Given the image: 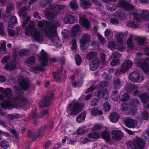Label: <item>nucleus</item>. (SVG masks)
<instances>
[{
	"instance_id": "774afa93",
	"label": "nucleus",
	"mask_w": 149,
	"mask_h": 149,
	"mask_svg": "<svg viewBox=\"0 0 149 149\" xmlns=\"http://www.w3.org/2000/svg\"><path fill=\"white\" fill-rule=\"evenodd\" d=\"M72 44L71 47V49L73 50L76 49L77 48V44L76 40L73 39L72 40Z\"/></svg>"
},
{
	"instance_id": "1a4fd4ad",
	"label": "nucleus",
	"mask_w": 149,
	"mask_h": 149,
	"mask_svg": "<svg viewBox=\"0 0 149 149\" xmlns=\"http://www.w3.org/2000/svg\"><path fill=\"white\" fill-rule=\"evenodd\" d=\"M141 74L137 72H131V81L139 83L142 82L144 79L143 76L141 77Z\"/></svg>"
},
{
	"instance_id": "864d4df0",
	"label": "nucleus",
	"mask_w": 149,
	"mask_h": 149,
	"mask_svg": "<svg viewBox=\"0 0 149 149\" xmlns=\"http://www.w3.org/2000/svg\"><path fill=\"white\" fill-rule=\"evenodd\" d=\"M102 77L106 81L110 80L111 78V76L106 72H104L102 74Z\"/></svg>"
},
{
	"instance_id": "0eeeda50",
	"label": "nucleus",
	"mask_w": 149,
	"mask_h": 149,
	"mask_svg": "<svg viewBox=\"0 0 149 149\" xmlns=\"http://www.w3.org/2000/svg\"><path fill=\"white\" fill-rule=\"evenodd\" d=\"M1 106L3 109H10V108L19 109L18 104L16 102H13L8 99H6L1 104Z\"/></svg>"
},
{
	"instance_id": "a19ab883",
	"label": "nucleus",
	"mask_w": 149,
	"mask_h": 149,
	"mask_svg": "<svg viewBox=\"0 0 149 149\" xmlns=\"http://www.w3.org/2000/svg\"><path fill=\"white\" fill-rule=\"evenodd\" d=\"M88 137L93 139H99L100 136L98 133L96 132H93V133H90L88 134Z\"/></svg>"
},
{
	"instance_id": "bf43d9fd",
	"label": "nucleus",
	"mask_w": 149,
	"mask_h": 149,
	"mask_svg": "<svg viewBox=\"0 0 149 149\" xmlns=\"http://www.w3.org/2000/svg\"><path fill=\"white\" fill-rule=\"evenodd\" d=\"M117 8V5L115 4L110 5L107 7V9L109 11L113 12Z\"/></svg>"
},
{
	"instance_id": "37998d69",
	"label": "nucleus",
	"mask_w": 149,
	"mask_h": 149,
	"mask_svg": "<svg viewBox=\"0 0 149 149\" xmlns=\"http://www.w3.org/2000/svg\"><path fill=\"white\" fill-rule=\"evenodd\" d=\"M6 10V13H9L10 11L14 9V4L12 3H9L7 4Z\"/></svg>"
},
{
	"instance_id": "ddd939ff",
	"label": "nucleus",
	"mask_w": 149,
	"mask_h": 149,
	"mask_svg": "<svg viewBox=\"0 0 149 149\" xmlns=\"http://www.w3.org/2000/svg\"><path fill=\"white\" fill-rule=\"evenodd\" d=\"M111 133L112 139L116 141H120L124 136L123 133L120 130H113Z\"/></svg>"
},
{
	"instance_id": "f03ea898",
	"label": "nucleus",
	"mask_w": 149,
	"mask_h": 149,
	"mask_svg": "<svg viewBox=\"0 0 149 149\" xmlns=\"http://www.w3.org/2000/svg\"><path fill=\"white\" fill-rule=\"evenodd\" d=\"M54 23H51L48 21L44 20L40 21L38 22V25L39 27H43L44 25H46L49 26V30L45 29L46 36L47 37H51L52 36L51 33L56 34L57 33V28L60 26V24L57 21H54Z\"/></svg>"
},
{
	"instance_id": "bb28decb",
	"label": "nucleus",
	"mask_w": 149,
	"mask_h": 149,
	"mask_svg": "<svg viewBox=\"0 0 149 149\" xmlns=\"http://www.w3.org/2000/svg\"><path fill=\"white\" fill-rule=\"evenodd\" d=\"M42 67V65H38L37 66H32L31 69L32 72H34L35 73L37 74L38 73V72L41 71L42 72H44L45 70L44 68Z\"/></svg>"
},
{
	"instance_id": "09e8293b",
	"label": "nucleus",
	"mask_w": 149,
	"mask_h": 149,
	"mask_svg": "<svg viewBox=\"0 0 149 149\" xmlns=\"http://www.w3.org/2000/svg\"><path fill=\"white\" fill-rule=\"evenodd\" d=\"M76 64L77 65H80L81 63V59L79 54L76 55L74 58Z\"/></svg>"
},
{
	"instance_id": "c9c22d12",
	"label": "nucleus",
	"mask_w": 149,
	"mask_h": 149,
	"mask_svg": "<svg viewBox=\"0 0 149 149\" xmlns=\"http://www.w3.org/2000/svg\"><path fill=\"white\" fill-rule=\"evenodd\" d=\"M35 57L34 56H32L26 59V63L28 66H30L35 62Z\"/></svg>"
},
{
	"instance_id": "2eb2a0df",
	"label": "nucleus",
	"mask_w": 149,
	"mask_h": 149,
	"mask_svg": "<svg viewBox=\"0 0 149 149\" xmlns=\"http://www.w3.org/2000/svg\"><path fill=\"white\" fill-rule=\"evenodd\" d=\"M130 67V60L125 61L122 65L121 68L118 70L117 73H123L127 71Z\"/></svg>"
},
{
	"instance_id": "473e14b6",
	"label": "nucleus",
	"mask_w": 149,
	"mask_h": 149,
	"mask_svg": "<svg viewBox=\"0 0 149 149\" xmlns=\"http://www.w3.org/2000/svg\"><path fill=\"white\" fill-rule=\"evenodd\" d=\"M101 135L102 138L106 142L110 141V134L108 132L104 130L102 132Z\"/></svg>"
},
{
	"instance_id": "dca6fc26",
	"label": "nucleus",
	"mask_w": 149,
	"mask_h": 149,
	"mask_svg": "<svg viewBox=\"0 0 149 149\" xmlns=\"http://www.w3.org/2000/svg\"><path fill=\"white\" fill-rule=\"evenodd\" d=\"M117 6L125 10H130V3L127 2L125 0H120V2L117 3Z\"/></svg>"
},
{
	"instance_id": "f3484780",
	"label": "nucleus",
	"mask_w": 149,
	"mask_h": 149,
	"mask_svg": "<svg viewBox=\"0 0 149 149\" xmlns=\"http://www.w3.org/2000/svg\"><path fill=\"white\" fill-rule=\"evenodd\" d=\"M36 30L33 24H29L25 28V34L26 36H30Z\"/></svg>"
},
{
	"instance_id": "72a5a7b5",
	"label": "nucleus",
	"mask_w": 149,
	"mask_h": 149,
	"mask_svg": "<svg viewBox=\"0 0 149 149\" xmlns=\"http://www.w3.org/2000/svg\"><path fill=\"white\" fill-rule=\"evenodd\" d=\"M130 104H127L125 103L122 104L120 106L121 110L123 111H128L129 114H130Z\"/></svg>"
},
{
	"instance_id": "6e6552de",
	"label": "nucleus",
	"mask_w": 149,
	"mask_h": 149,
	"mask_svg": "<svg viewBox=\"0 0 149 149\" xmlns=\"http://www.w3.org/2000/svg\"><path fill=\"white\" fill-rule=\"evenodd\" d=\"M65 73L63 68L62 66L60 68L57 69L56 72H52V76L56 82L60 81L63 74H64Z\"/></svg>"
},
{
	"instance_id": "5fc2aeb1",
	"label": "nucleus",
	"mask_w": 149,
	"mask_h": 149,
	"mask_svg": "<svg viewBox=\"0 0 149 149\" xmlns=\"http://www.w3.org/2000/svg\"><path fill=\"white\" fill-rule=\"evenodd\" d=\"M95 56V54L93 52L88 53L86 56V59L88 60H91L94 58Z\"/></svg>"
},
{
	"instance_id": "de8ad7c7",
	"label": "nucleus",
	"mask_w": 149,
	"mask_h": 149,
	"mask_svg": "<svg viewBox=\"0 0 149 149\" xmlns=\"http://www.w3.org/2000/svg\"><path fill=\"white\" fill-rule=\"evenodd\" d=\"M113 84L114 86V88H120L121 86V82L119 78L114 80Z\"/></svg>"
},
{
	"instance_id": "f257e3e1",
	"label": "nucleus",
	"mask_w": 149,
	"mask_h": 149,
	"mask_svg": "<svg viewBox=\"0 0 149 149\" xmlns=\"http://www.w3.org/2000/svg\"><path fill=\"white\" fill-rule=\"evenodd\" d=\"M84 107L83 103L76 102L74 99L68 105L65 110L68 116H75L83 109Z\"/></svg>"
},
{
	"instance_id": "6ab92c4d",
	"label": "nucleus",
	"mask_w": 149,
	"mask_h": 149,
	"mask_svg": "<svg viewBox=\"0 0 149 149\" xmlns=\"http://www.w3.org/2000/svg\"><path fill=\"white\" fill-rule=\"evenodd\" d=\"M107 92V89H99L97 90L95 93V95L99 97L100 98V97L105 99H107V98L105 97V95L106 94Z\"/></svg>"
},
{
	"instance_id": "393cba45",
	"label": "nucleus",
	"mask_w": 149,
	"mask_h": 149,
	"mask_svg": "<svg viewBox=\"0 0 149 149\" xmlns=\"http://www.w3.org/2000/svg\"><path fill=\"white\" fill-rule=\"evenodd\" d=\"M119 118V115L116 112H113L110 115V121L113 123L117 122Z\"/></svg>"
},
{
	"instance_id": "9b49d317",
	"label": "nucleus",
	"mask_w": 149,
	"mask_h": 149,
	"mask_svg": "<svg viewBox=\"0 0 149 149\" xmlns=\"http://www.w3.org/2000/svg\"><path fill=\"white\" fill-rule=\"evenodd\" d=\"M90 39L89 36L88 34L86 33L82 37L80 41L81 48L82 50H85L87 48V46L86 45L87 42L89 41Z\"/></svg>"
},
{
	"instance_id": "680f3d73",
	"label": "nucleus",
	"mask_w": 149,
	"mask_h": 149,
	"mask_svg": "<svg viewBox=\"0 0 149 149\" xmlns=\"http://www.w3.org/2000/svg\"><path fill=\"white\" fill-rule=\"evenodd\" d=\"M137 108L136 106H135L133 107L132 104L131 103V114L134 115L137 113Z\"/></svg>"
},
{
	"instance_id": "4be33fe9",
	"label": "nucleus",
	"mask_w": 149,
	"mask_h": 149,
	"mask_svg": "<svg viewBox=\"0 0 149 149\" xmlns=\"http://www.w3.org/2000/svg\"><path fill=\"white\" fill-rule=\"evenodd\" d=\"M31 35L32 38L36 42H39L41 40V35L37 29L34 31Z\"/></svg>"
},
{
	"instance_id": "20e7f679",
	"label": "nucleus",
	"mask_w": 149,
	"mask_h": 149,
	"mask_svg": "<svg viewBox=\"0 0 149 149\" xmlns=\"http://www.w3.org/2000/svg\"><path fill=\"white\" fill-rule=\"evenodd\" d=\"M18 82L19 86H15V90L17 91H26L30 88L29 80L27 78H22L18 80Z\"/></svg>"
},
{
	"instance_id": "a211bd4d",
	"label": "nucleus",
	"mask_w": 149,
	"mask_h": 149,
	"mask_svg": "<svg viewBox=\"0 0 149 149\" xmlns=\"http://www.w3.org/2000/svg\"><path fill=\"white\" fill-rule=\"evenodd\" d=\"M100 64V59L98 58H95L93 59L89 65V68L92 71H95L98 68Z\"/></svg>"
},
{
	"instance_id": "c756f323",
	"label": "nucleus",
	"mask_w": 149,
	"mask_h": 149,
	"mask_svg": "<svg viewBox=\"0 0 149 149\" xmlns=\"http://www.w3.org/2000/svg\"><path fill=\"white\" fill-rule=\"evenodd\" d=\"M64 20L66 24H72L74 22L75 18L74 17L70 15L64 18Z\"/></svg>"
},
{
	"instance_id": "a878e982",
	"label": "nucleus",
	"mask_w": 149,
	"mask_h": 149,
	"mask_svg": "<svg viewBox=\"0 0 149 149\" xmlns=\"http://www.w3.org/2000/svg\"><path fill=\"white\" fill-rule=\"evenodd\" d=\"M128 33V31L125 32V33H120L116 36V39L117 42L121 44H122V42L124 37H127Z\"/></svg>"
},
{
	"instance_id": "052dcab7",
	"label": "nucleus",
	"mask_w": 149,
	"mask_h": 149,
	"mask_svg": "<svg viewBox=\"0 0 149 149\" xmlns=\"http://www.w3.org/2000/svg\"><path fill=\"white\" fill-rule=\"evenodd\" d=\"M30 17H26L25 19L23 20V21L22 24V27L24 28L30 21Z\"/></svg>"
},
{
	"instance_id": "79ce46f5",
	"label": "nucleus",
	"mask_w": 149,
	"mask_h": 149,
	"mask_svg": "<svg viewBox=\"0 0 149 149\" xmlns=\"http://www.w3.org/2000/svg\"><path fill=\"white\" fill-rule=\"evenodd\" d=\"M56 11H53L52 12H48L47 13V15L49 18L52 20L54 19V17L58 15Z\"/></svg>"
},
{
	"instance_id": "8fccbe9b",
	"label": "nucleus",
	"mask_w": 149,
	"mask_h": 149,
	"mask_svg": "<svg viewBox=\"0 0 149 149\" xmlns=\"http://www.w3.org/2000/svg\"><path fill=\"white\" fill-rule=\"evenodd\" d=\"M140 15H141L144 18V20L146 21L148 19L149 15V13L148 11L144 10L142 12Z\"/></svg>"
},
{
	"instance_id": "13d9d810",
	"label": "nucleus",
	"mask_w": 149,
	"mask_h": 149,
	"mask_svg": "<svg viewBox=\"0 0 149 149\" xmlns=\"http://www.w3.org/2000/svg\"><path fill=\"white\" fill-rule=\"evenodd\" d=\"M118 93V91L116 90L114 91H113L112 95L113 96V100L115 101H117L119 98V96L117 94Z\"/></svg>"
},
{
	"instance_id": "412c9836",
	"label": "nucleus",
	"mask_w": 149,
	"mask_h": 149,
	"mask_svg": "<svg viewBox=\"0 0 149 149\" xmlns=\"http://www.w3.org/2000/svg\"><path fill=\"white\" fill-rule=\"evenodd\" d=\"M79 4L81 7L85 9L89 8L92 6L90 2L87 0H80Z\"/></svg>"
},
{
	"instance_id": "b1692460",
	"label": "nucleus",
	"mask_w": 149,
	"mask_h": 149,
	"mask_svg": "<svg viewBox=\"0 0 149 149\" xmlns=\"http://www.w3.org/2000/svg\"><path fill=\"white\" fill-rule=\"evenodd\" d=\"M80 29V26L78 24H76L72 28L71 31V35L72 37L77 36Z\"/></svg>"
},
{
	"instance_id": "4c0bfd02",
	"label": "nucleus",
	"mask_w": 149,
	"mask_h": 149,
	"mask_svg": "<svg viewBox=\"0 0 149 149\" xmlns=\"http://www.w3.org/2000/svg\"><path fill=\"white\" fill-rule=\"evenodd\" d=\"M92 115L95 116L97 115H101L103 114L102 111H99L97 108H93L91 111Z\"/></svg>"
},
{
	"instance_id": "603ef678",
	"label": "nucleus",
	"mask_w": 149,
	"mask_h": 149,
	"mask_svg": "<svg viewBox=\"0 0 149 149\" xmlns=\"http://www.w3.org/2000/svg\"><path fill=\"white\" fill-rule=\"evenodd\" d=\"M29 52V51L27 49H23L19 52L20 56H25Z\"/></svg>"
},
{
	"instance_id": "2f4dec72",
	"label": "nucleus",
	"mask_w": 149,
	"mask_h": 149,
	"mask_svg": "<svg viewBox=\"0 0 149 149\" xmlns=\"http://www.w3.org/2000/svg\"><path fill=\"white\" fill-rule=\"evenodd\" d=\"M17 22V19L16 17L15 16H13L11 17L10 20L8 22V26L12 28L14 25L16 24Z\"/></svg>"
},
{
	"instance_id": "3c124183",
	"label": "nucleus",
	"mask_w": 149,
	"mask_h": 149,
	"mask_svg": "<svg viewBox=\"0 0 149 149\" xmlns=\"http://www.w3.org/2000/svg\"><path fill=\"white\" fill-rule=\"evenodd\" d=\"M141 117L143 119L148 120L149 118V114L145 110H144L141 113Z\"/></svg>"
},
{
	"instance_id": "f704fd0d",
	"label": "nucleus",
	"mask_w": 149,
	"mask_h": 149,
	"mask_svg": "<svg viewBox=\"0 0 149 149\" xmlns=\"http://www.w3.org/2000/svg\"><path fill=\"white\" fill-rule=\"evenodd\" d=\"M4 96L8 99H10L11 98L12 91L10 88H6L3 93Z\"/></svg>"
},
{
	"instance_id": "6e6d98bb",
	"label": "nucleus",
	"mask_w": 149,
	"mask_h": 149,
	"mask_svg": "<svg viewBox=\"0 0 149 149\" xmlns=\"http://www.w3.org/2000/svg\"><path fill=\"white\" fill-rule=\"evenodd\" d=\"M120 63L119 60L115 58L113 59L110 62V65L112 66H116Z\"/></svg>"
},
{
	"instance_id": "e2e57ef3",
	"label": "nucleus",
	"mask_w": 149,
	"mask_h": 149,
	"mask_svg": "<svg viewBox=\"0 0 149 149\" xmlns=\"http://www.w3.org/2000/svg\"><path fill=\"white\" fill-rule=\"evenodd\" d=\"M85 130L83 128H79L77 131L76 134L77 135H83L85 134Z\"/></svg>"
},
{
	"instance_id": "69168bd1",
	"label": "nucleus",
	"mask_w": 149,
	"mask_h": 149,
	"mask_svg": "<svg viewBox=\"0 0 149 149\" xmlns=\"http://www.w3.org/2000/svg\"><path fill=\"white\" fill-rule=\"evenodd\" d=\"M48 8L49 10H53V11H56L57 7L55 5L50 4L48 6Z\"/></svg>"
},
{
	"instance_id": "a18cd8bd",
	"label": "nucleus",
	"mask_w": 149,
	"mask_h": 149,
	"mask_svg": "<svg viewBox=\"0 0 149 149\" xmlns=\"http://www.w3.org/2000/svg\"><path fill=\"white\" fill-rule=\"evenodd\" d=\"M136 40L137 41L139 44L141 45H144V42L146 41V39L145 38L140 37H137Z\"/></svg>"
},
{
	"instance_id": "cd10ccee",
	"label": "nucleus",
	"mask_w": 149,
	"mask_h": 149,
	"mask_svg": "<svg viewBox=\"0 0 149 149\" xmlns=\"http://www.w3.org/2000/svg\"><path fill=\"white\" fill-rule=\"evenodd\" d=\"M70 8L73 11H76L79 8L77 0H72L69 3Z\"/></svg>"
},
{
	"instance_id": "0e129e2a",
	"label": "nucleus",
	"mask_w": 149,
	"mask_h": 149,
	"mask_svg": "<svg viewBox=\"0 0 149 149\" xmlns=\"http://www.w3.org/2000/svg\"><path fill=\"white\" fill-rule=\"evenodd\" d=\"M56 5L57 7L56 11L58 14L59 13L60 11L63 9L65 7V5H59L57 3L56 4Z\"/></svg>"
},
{
	"instance_id": "aec40b11",
	"label": "nucleus",
	"mask_w": 149,
	"mask_h": 149,
	"mask_svg": "<svg viewBox=\"0 0 149 149\" xmlns=\"http://www.w3.org/2000/svg\"><path fill=\"white\" fill-rule=\"evenodd\" d=\"M138 65L144 73L147 74L149 73V65L146 62H140L138 63Z\"/></svg>"
},
{
	"instance_id": "c03bdc74",
	"label": "nucleus",
	"mask_w": 149,
	"mask_h": 149,
	"mask_svg": "<svg viewBox=\"0 0 149 149\" xmlns=\"http://www.w3.org/2000/svg\"><path fill=\"white\" fill-rule=\"evenodd\" d=\"M21 93H23V92H21L20 93H18L17 95L16 96L15 99L17 100H19L22 102L26 101V99L22 95Z\"/></svg>"
},
{
	"instance_id": "338daca9",
	"label": "nucleus",
	"mask_w": 149,
	"mask_h": 149,
	"mask_svg": "<svg viewBox=\"0 0 149 149\" xmlns=\"http://www.w3.org/2000/svg\"><path fill=\"white\" fill-rule=\"evenodd\" d=\"M99 101V98L97 99L96 98H94L93 99L91 102V104L92 106H96L98 103Z\"/></svg>"
},
{
	"instance_id": "7c9ffc66",
	"label": "nucleus",
	"mask_w": 149,
	"mask_h": 149,
	"mask_svg": "<svg viewBox=\"0 0 149 149\" xmlns=\"http://www.w3.org/2000/svg\"><path fill=\"white\" fill-rule=\"evenodd\" d=\"M140 98L143 103H146L149 101V96L146 93H141L140 95Z\"/></svg>"
},
{
	"instance_id": "49530a36",
	"label": "nucleus",
	"mask_w": 149,
	"mask_h": 149,
	"mask_svg": "<svg viewBox=\"0 0 149 149\" xmlns=\"http://www.w3.org/2000/svg\"><path fill=\"white\" fill-rule=\"evenodd\" d=\"M111 106L110 103L108 102H106L103 104V110L105 112H108L111 109Z\"/></svg>"
},
{
	"instance_id": "58836bf2",
	"label": "nucleus",
	"mask_w": 149,
	"mask_h": 149,
	"mask_svg": "<svg viewBox=\"0 0 149 149\" xmlns=\"http://www.w3.org/2000/svg\"><path fill=\"white\" fill-rule=\"evenodd\" d=\"M119 96L120 100L123 102L126 101L130 99L129 95L127 93H125L122 95Z\"/></svg>"
},
{
	"instance_id": "7ed1b4c3",
	"label": "nucleus",
	"mask_w": 149,
	"mask_h": 149,
	"mask_svg": "<svg viewBox=\"0 0 149 149\" xmlns=\"http://www.w3.org/2000/svg\"><path fill=\"white\" fill-rule=\"evenodd\" d=\"M48 113V111L47 109H44L40 112L38 115L36 111L35 110L32 111L29 114L28 118L31 120L33 124L36 125L37 123L38 119L39 118H42L46 115Z\"/></svg>"
},
{
	"instance_id": "4468645a",
	"label": "nucleus",
	"mask_w": 149,
	"mask_h": 149,
	"mask_svg": "<svg viewBox=\"0 0 149 149\" xmlns=\"http://www.w3.org/2000/svg\"><path fill=\"white\" fill-rule=\"evenodd\" d=\"M79 22L81 25L82 27L87 30H89L91 27L89 20L84 17H81L79 18Z\"/></svg>"
},
{
	"instance_id": "9d476101",
	"label": "nucleus",
	"mask_w": 149,
	"mask_h": 149,
	"mask_svg": "<svg viewBox=\"0 0 149 149\" xmlns=\"http://www.w3.org/2000/svg\"><path fill=\"white\" fill-rule=\"evenodd\" d=\"M136 139L134 145V149H143L145 144L143 139L138 137H136Z\"/></svg>"
},
{
	"instance_id": "ea45409f",
	"label": "nucleus",
	"mask_w": 149,
	"mask_h": 149,
	"mask_svg": "<svg viewBox=\"0 0 149 149\" xmlns=\"http://www.w3.org/2000/svg\"><path fill=\"white\" fill-rule=\"evenodd\" d=\"M133 14L134 17V18L136 21L139 22H140L143 20H144V18L143 16L140 14L138 13H131V15Z\"/></svg>"
},
{
	"instance_id": "423d86ee",
	"label": "nucleus",
	"mask_w": 149,
	"mask_h": 149,
	"mask_svg": "<svg viewBox=\"0 0 149 149\" xmlns=\"http://www.w3.org/2000/svg\"><path fill=\"white\" fill-rule=\"evenodd\" d=\"M45 129V127H42L38 129L37 132L34 133H33L31 130H29L27 132V135L29 137L32 138V140L34 141L38 137H41L43 136Z\"/></svg>"
},
{
	"instance_id": "39448f33",
	"label": "nucleus",
	"mask_w": 149,
	"mask_h": 149,
	"mask_svg": "<svg viewBox=\"0 0 149 149\" xmlns=\"http://www.w3.org/2000/svg\"><path fill=\"white\" fill-rule=\"evenodd\" d=\"M54 98V94L52 91H48L44 98L39 103V105L41 108L49 106L51 104V102Z\"/></svg>"
},
{
	"instance_id": "5701e85b",
	"label": "nucleus",
	"mask_w": 149,
	"mask_h": 149,
	"mask_svg": "<svg viewBox=\"0 0 149 149\" xmlns=\"http://www.w3.org/2000/svg\"><path fill=\"white\" fill-rule=\"evenodd\" d=\"M3 68L7 70L12 71L17 68L16 65L15 63L13 62L8 63L5 64V66Z\"/></svg>"
},
{
	"instance_id": "f8f14e48",
	"label": "nucleus",
	"mask_w": 149,
	"mask_h": 149,
	"mask_svg": "<svg viewBox=\"0 0 149 149\" xmlns=\"http://www.w3.org/2000/svg\"><path fill=\"white\" fill-rule=\"evenodd\" d=\"M41 55L39 57V59L41 62L42 66H45L48 64V57L47 55L43 49L41 50Z\"/></svg>"
},
{
	"instance_id": "c85d7f7f",
	"label": "nucleus",
	"mask_w": 149,
	"mask_h": 149,
	"mask_svg": "<svg viewBox=\"0 0 149 149\" xmlns=\"http://www.w3.org/2000/svg\"><path fill=\"white\" fill-rule=\"evenodd\" d=\"M86 113L84 111L79 115L76 118V120L78 123H81L84 121L86 118Z\"/></svg>"
},
{
	"instance_id": "4d7b16f0",
	"label": "nucleus",
	"mask_w": 149,
	"mask_h": 149,
	"mask_svg": "<svg viewBox=\"0 0 149 149\" xmlns=\"http://www.w3.org/2000/svg\"><path fill=\"white\" fill-rule=\"evenodd\" d=\"M124 122L125 125L127 127L130 128V118L128 117L125 119Z\"/></svg>"
},
{
	"instance_id": "e433bc0d",
	"label": "nucleus",
	"mask_w": 149,
	"mask_h": 149,
	"mask_svg": "<svg viewBox=\"0 0 149 149\" xmlns=\"http://www.w3.org/2000/svg\"><path fill=\"white\" fill-rule=\"evenodd\" d=\"M0 146L2 148L6 149L10 147L9 142L6 140H3L0 143Z\"/></svg>"
}]
</instances>
